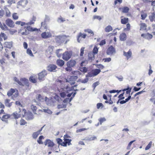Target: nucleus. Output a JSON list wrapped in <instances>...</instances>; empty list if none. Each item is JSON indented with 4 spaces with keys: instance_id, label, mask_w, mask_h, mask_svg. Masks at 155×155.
<instances>
[{
    "instance_id": "1",
    "label": "nucleus",
    "mask_w": 155,
    "mask_h": 155,
    "mask_svg": "<svg viewBox=\"0 0 155 155\" xmlns=\"http://www.w3.org/2000/svg\"><path fill=\"white\" fill-rule=\"evenodd\" d=\"M64 141L63 142L61 143V145L63 146H66L67 144L69 145L71 144V140L67 139V138L70 137L67 135H65L64 136Z\"/></svg>"
},
{
    "instance_id": "2",
    "label": "nucleus",
    "mask_w": 155,
    "mask_h": 155,
    "mask_svg": "<svg viewBox=\"0 0 155 155\" xmlns=\"http://www.w3.org/2000/svg\"><path fill=\"white\" fill-rule=\"evenodd\" d=\"M19 83V84L22 86H29L28 81L25 78L21 79Z\"/></svg>"
},
{
    "instance_id": "3",
    "label": "nucleus",
    "mask_w": 155,
    "mask_h": 155,
    "mask_svg": "<svg viewBox=\"0 0 155 155\" xmlns=\"http://www.w3.org/2000/svg\"><path fill=\"white\" fill-rule=\"evenodd\" d=\"M72 53L71 52L66 51L62 54V58L66 61L69 60L71 57Z\"/></svg>"
},
{
    "instance_id": "4",
    "label": "nucleus",
    "mask_w": 155,
    "mask_h": 155,
    "mask_svg": "<svg viewBox=\"0 0 155 155\" xmlns=\"http://www.w3.org/2000/svg\"><path fill=\"white\" fill-rule=\"evenodd\" d=\"M47 74V72L45 70L42 71L38 74V79L41 81L44 80V78Z\"/></svg>"
},
{
    "instance_id": "5",
    "label": "nucleus",
    "mask_w": 155,
    "mask_h": 155,
    "mask_svg": "<svg viewBox=\"0 0 155 155\" xmlns=\"http://www.w3.org/2000/svg\"><path fill=\"white\" fill-rule=\"evenodd\" d=\"M2 114L3 115L2 116L1 119L2 121L6 122L7 121L8 119L11 118V114L6 113L4 111V113Z\"/></svg>"
},
{
    "instance_id": "6",
    "label": "nucleus",
    "mask_w": 155,
    "mask_h": 155,
    "mask_svg": "<svg viewBox=\"0 0 155 155\" xmlns=\"http://www.w3.org/2000/svg\"><path fill=\"white\" fill-rule=\"evenodd\" d=\"M55 39L56 41L58 43L63 42L65 39V37L64 36H56Z\"/></svg>"
},
{
    "instance_id": "7",
    "label": "nucleus",
    "mask_w": 155,
    "mask_h": 155,
    "mask_svg": "<svg viewBox=\"0 0 155 155\" xmlns=\"http://www.w3.org/2000/svg\"><path fill=\"white\" fill-rule=\"evenodd\" d=\"M5 23L6 25L10 28H13L15 26L14 22L11 19L8 18L6 20Z\"/></svg>"
},
{
    "instance_id": "8",
    "label": "nucleus",
    "mask_w": 155,
    "mask_h": 155,
    "mask_svg": "<svg viewBox=\"0 0 155 155\" xmlns=\"http://www.w3.org/2000/svg\"><path fill=\"white\" fill-rule=\"evenodd\" d=\"M115 50L114 48L111 46L107 49V53L108 55H112L115 53Z\"/></svg>"
},
{
    "instance_id": "9",
    "label": "nucleus",
    "mask_w": 155,
    "mask_h": 155,
    "mask_svg": "<svg viewBox=\"0 0 155 155\" xmlns=\"http://www.w3.org/2000/svg\"><path fill=\"white\" fill-rule=\"evenodd\" d=\"M24 28H21L18 31V33L21 34L22 35H26L29 34V32Z\"/></svg>"
},
{
    "instance_id": "10",
    "label": "nucleus",
    "mask_w": 155,
    "mask_h": 155,
    "mask_svg": "<svg viewBox=\"0 0 155 155\" xmlns=\"http://www.w3.org/2000/svg\"><path fill=\"white\" fill-rule=\"evenodd\" d=\"M41 36L43 38H46L51 37L52 35L49 32H44L41 34Z\"/></svg>"
},
{
    "instance_id": "11",
    "label": "nucleus",
    "mask_w": 155,
    "mask_h": 155,
    "mask_svg": "<svg viewBox=\"0 0 155 155\" xmlns=\"http://www.w3.org/2000/svg\"><path fill=\"white\" fill-rule=\"evenodd\" d=\"M11 119H18L21 116V114H20L19 113H17V112L16 111L14 112L12 114H11Z\"/></svg>"
},
{
    "instance_id": "12",
    "label": "nucleus",
    "mask_w": 155,
    "mask_h": 155,
    "mask_svg": "<svg viewBox=\"0 0 155 155\" xmlns=\"http://www.w3.org/2000/svg\"><path fill=\"white\" fill-rule=\"evenodd\" d=\"M44 143L45 145H47L48 147H53L54 145V143L50 139L46 140Z\"/></svg>"
},
{
    "instance_id": "13",
    "label": "nucleus",
    "mask_w": 155,
    "mask_h": 155,
    "mask_svg": "<svg viewBox=\"0 0 155 155\" xmlns=\"http://www.w3.org/2000/svg\"><path fill=\"white\" fill-rule=\"evenodd\" d=\"M132 88H127L123 90V92H125V95L126 97L130 95V93L131 91Z\"/></svg>"
},
{
    "instance_id": "14",
    "label": "nucleus",
    "mask_w": 155,
    "mask_h": 155,
    "mask_svg": "<svg viewBox=\"0 0 155 155\" xmlns=\"http://www.w3.org/2000/svg\"><path fill=\"white\" fill-rule=\"evenodd\" d=\"M76 62L74 60H71L68 62L67 65L68 67H73L76 64Z\"/></svg>"
},
{
    "instance_id": "15",
    "label": "nucleus",
    "mask_w": 155,
    "mask_h": 155,
    "mask_svg": "<svg viewBox=\"0 0 155 155\" xmlns=\"http://www.w3.org/2000/svg\"><path fill=\"white\" fill-rule=\"evenodd\" d=\"M57 68V66L55 65L50 64L48 66L47 69L50 71H53Z\"/></svg>"
},
{
    "instance_id": "16",
    "label": "nucleus",
    "mask_w": 155,
    "mask_h": 155,
    "mask_svg": "<svg viewBox=\"0 0 155 155\" xmlns=\"http://www.w3.org/2000/svg\"><path fill=\"white\" fill-rule=\"evenodd\" d=\"M123 55L125 56L127 58V59H128L131 57L132 55V52L130 50H129L127 52L124 51H123Z\"/></svg>"
},
{
    "instance_id": "17",
    "label": "nucleus",
    "mask_w": 155,
    "mask_h": 155,
    "mask_svg": "<svg viewBox=\"0 0 155 155\" xmlns=\"http://www.w3.org/2000/svg\"><path fill=\"white\" fill-rule=\"evenodd\" d=\"M141 36L146 39H151L152 38L153 35L149 33L143 34L141 35Z\"/></svg>"
},
{
    "instance_id": "18",
    "label": "nucleus",
    "mask_w": 155,
    "mask_h": 155,
    "mask_svg": "<svg viewBox=\"0 0 155 155\" xmlns=\"http://www.w3.org/2000/svg\"><path fill=\"white\" fill-rule=\"evenodd\" d=\"M10 100L7 99L5 100V104L6 106L8 107H10L12 105L13 102H10Z\"/></svg>"
},
{
    "instance_id": "19",
    "label": "nucleus",
    "mask_w": 155,
    "mask_h": 155,
    "mask_svg": "<svg viewBox=\"0 0 155 155\" xmlns=\"http://www.w3.org/2000/svg\"><path fill=\"white\" fill-rule=\"evenodd\" d=\"M78 78V77L77 76H72L70 77L69 78V81H73V82H71L70 83L71 84H74L75 82H74V81L76 80Z\"/></svg>"
},
{
    "instance_id": "20",
    "label": "nucleus",
    "mask_w": 155,
    "mask_h": 155,
    "mask_svg": "<svg viewBox=\"0 0 155 155\" xmlns=\"http://www.w3.org/2000/svg\"><path fill=\"white\" fill-rule=\"evenodd\" d=\"M36 98L37 100L39 102L43 101L44 100V98L40 94H37Z\"/></svg>"
},
{
    "instance_id": "21",
    "label": "nucleus",
    "mask_w": 155,
    "mask_h": 155,
    "mask_svg": "<svg viewBox=\"0 0 155 155\" xmlns=\"http://www.w3.org/2000/svg\"><path fill=\"white\" fill-rule=\"evenodd\" d=\"M28 2L27 0H22L18 2V5L25 6L27 5Z\"/></svg>"
},
{
    "instance_id": "22",
    "label": "nucleus",
    "mask_w": 155,
    "mask_h": 155,
    "mask_svg": "<svg viewBox=\"0 0 155 155\" xmlns=\"http://www.w3.org/2000/svg\"><path fill=\"white\" fill-rule=\"evenodd\" d=\"M36 18L34 16H33L32 20L29 22L27 23V25H31L34 24L35 21H36Z\"/></svg>"
},
{
    "instance_id": "23",
    "label": "nucleus",
    "mask_w": 155,
    "mask_h": 155,
    "mask_svg": "<svg viewBox=\"0 0 155 155\" xmlns=\"http://www.w3.org/2000/svg\"><path fill=\"white\" fill-rule=\"evenodd\" d=\"M12 42H6L4 43L5 46L7 48H11L12 46Z\"/></svg>"
},
{
    "instance_id": "24",
    "label": "nucleus",
    "mask_w": 155,
    "mask_h": 155,
    "mask_svg": "<svg viewBox=\"0 0 155 155\" xmlns=\"http://www.w3.org/2000/svg\"><path fill=\"white\" fill-rule=\"evenodd\" d=\"M127 38V35L125 33H123L120 36V39L121 41H125Z\"/></svg>"
},
{
    "instance_id": "25",
    "label": "nucleus",
    "mask_w": 155,
    "mask_h": 155,
    "mask_svg": "<svg viewBox=\"0 0 155 155\" xmlns=\"http://www.w3.org/2000/svg\"><path fill=\"white\" fill-rule=\"evenodd\" d=\"M86 35L85 34H83L82 33L80 32L78 36L77 41L78 42H80L79 38H86Z\"/></svg>"
},
{
    "instance_id": "26",
    "label": "nucleus",
    "mask_w": 155,
    "mask_h": 155,
    "mask_svg": "<svg viewBox=\"0 0 155 155\" xmlns=\"http://www.w3.org/2000/svg\"><path fill=\"white\" fill-rule=\"evenodd\" d=\"M57 64L60 67L62 66L64 64V62L62 60H58L56 61Z\"/></svg>"
},
{
    "instance_id": "27",
    "label": "nucleus",
    "mask_w": 155,
    "mask_h": 155,
    "mask_svg": "<svg viewBox=\"0 0 155 155\" xmlns=\"http://www.w3.org/2000/svg\"><path fill=\"white\" fill-rule=\"evenodd\" d=\"M113 30L112 27L110 25L107 26L105 28V31L106 32H109Z\"/></svg>"
},
{
    "instance_id": "28",
    "label": "nucleus",
    "mask_w": 155,
    "mask_h": 155,
    "mask_svg": "<svg viewBox=\"0 0 155 155\" xmlns=\"http://www.w3.org/2000/svg\"><path fill=\"white\" fill-rule=\"evenodd\" d=\"M92 71L94 76L98 75L101 71L100 69H95L93 70Z\"/></svg>"
},
{
    "instance_id": "29",
    "label": "nucleus",
    "mask_w": 155,
    "mask_h": 155,
    "mask_svg": "<svg viewBox=\"0 0 155 155\" xmlns=\"http://www.w3.org/2000/svg\"><path fill=\"white\" fill-rule=\"evenodd\" d=\"M147 25L145 23H141L140 24V30H146L147 28Z\"/></svg>"
},
{
    "instance_id": "30",
    "label": "nucleus",
    "mask_w": 155,
    "mask_h": 155,
    "mask_svg": "<svg viewBox=\"0 0 155 155\" xmlns=\"http://www.w3.org/2000/svg\"><path fill=\"white\" fill-rule=\"evenodd\" d=\"M149 19L151 22L153 21L155 22V13H153L149 16Z\"/></svg>"
},
{
    "instance_id": "31",
    "label": "nucleus",
    "mask_w": 155,
    "mask_h": 155,
    "mask_svg": "<svg viewBox=\"0 0 155 155\" xmlns=\"http://www.w3.org/2000/svg\"><path fill=\"white\" fill-rule=\"evenodd\" d=\"M15 24L17 25H20L21 26H24L25 25H27V23L22 22L21 21H17L15 22Z\"/></svg>"
},
{
    "instance_id": "32",
    "label": "nucleus",
    "mask_w": 155,
    "mask_h": 155,
    "mask_svg": "<svg viewBox=\"0 0 155 155\" xmlns=\"http://www.w3.org/2000/svg\"><path fill=\"white\" fill-rule=\"evenodd\" d=\"M15 92V90L14 89L12 88L10 91L7 92V95L8 96H10L12 95L13 93Z\"/></svg>"
},
{
    "instance_id": "33",
    "label": "nucleus",
    "mask_w": 155,
    "mask_h": 155,
    "mask_svg": "<svg viewBox=\"0 0 155 155\" xmlns=\"http://www.w3.org/2000/svg\"><path fill=\"white\" fill-rule=\"evenodd\" d=\"M65 21V19L63 18L61 16L58 18L57 19V22L59 23L63 22Z\"/></svg>"
},
{
    "instance_id": "34",
    "label": "nucleus",
    "mask_w": 155,
    "mask_h": 155,
    "mask_svg": "<svg viewBox=\"0 0 155 155\" xmlns=\"http://www.w3.org/2000/svg\"><path fill=\"white\" fill-rule=\"evenodd\" d=\"M125 93V92H123V93L120 94L118 96V98H119V99L118 101L117 102V103H118L119 102L120 100H123L124 99V94Z\"/></svg>"
},
{
    "instance_id": "35",
    "label": "nucleus",
    "mask_w": 155,
    "mask_h": 155,
    "mask_svg": "<svg viewBox=\"0 0 155 155\" xmlns=\"http://www.w3.org/2000/svg\"><path fill=\"white\" fill-rule=\"evenodd\" d=\"M33 118V115L31 114V113H29L28 114H27L26 117V119L27 120H30L31 119H32Z\"/></svg>"
},
{
    "instance_id": "36",
    "label": "nucleus",
    "mask_w": 155,
    "mask_h": 155,
    "mask_svg": "<svg viewBox=\"0 0 155 155\" xmlns=\"http://www.w3.org/2000/svg\"><path fill=\"white\" fill-rule=\"evenodd\" d=\"M44 137L43 136H40L37 140V142L39 144H42L43 142L42 141V140L44 139Z\"/></svg>"
},
{
    "instance_id": "37",
    "label": "nucleus",
    "mask_w": 155,
    "mask_h": 155,
    "mask_svg": "<svg viewBox=\"0 0 155 155\" xmlns=\"http://www.w3.org/2000/svg\"><path fill=\"white\" fill-rule=\"evenodd\" d=\"M94 53L91 52L90 53L88 54V56L89 59L91 60H93L94 59Z\"/></svg>"
},
{
    "instance_id": "38",
    "label": "nucleus",
    "mask_w": 155,
    "mask_h": 155,
    "mask_svg": "<svg viewBox=\"0 0 155 155\" xmlns=\"http://www.w3.org/2000/svg\"><path fill=\"white\" fill-rule=\"evenodd\" d=\"M5 15L7 17H9L11 15V13L9 10L7 8H6L5 9Z\"/></svg>"
},
{
    "instance_id": "39",
    "label": "nucleus",
    "mask_w": 155,
    "mask_h": 155,
    "mask_svg": "<svg viewBox=\"0 0 155 155\" xmlns=\"http://www.w3.org/2000/svg\"><path fill=\"white\" fill-rule=\"evenodd\" d=\"M39 134V132H35L33 133L32 136L34 139H36Z\"/></svg>"
},
{
    "instance_id": "40",
    "label": "nucleus",
    "mask_w": 155,
    "mask_h": 155,
    "mask_svg": "<svg viewBox=\"0 0 155 155\" xmlns=\"http://www.w3.org/2000/svg\"><path fill=\"white\" fill-rule=\"evenodd\" d=\"M12 17L15 20L18 19L19 17L18 15L16 13H14L12 15Z\"/></svg>"
},
{
    "instance_id": "41",
    "label": "nucleus",
    "mask_w": 155,
    "mask_h": 155,
    "mask_svg": "<svg viewBox=\"0 0 155 155\" xmlns=\"http://www.w3.org/2000/svg\"><path fill=\"white\" fill-rule=\"evenodd\" d=\"M122 12L124 13H127L129 10V8L127 7H125L123 8H122Z\"/></svg>"
},
{
    "instance_id": "42",
    "label": "nucleus",
    "mask_w": 155,
    "mask_h": 155,
    "mask_svg": "<svg viewBox=\"0 0 155 155\" xmlns=\"http://www.w3.org/2000/svg\"><path fill=\"white\" fill-rule=\"evenodd\" d=\"M103 18L104 17L103 16L101 17L100 16H98V15H94L93 17V19L94 20L95 19H97L99 20L100 21L101 19L102 18Z\"/></svg>"
},
{
    "instance_id": "43",
    "label": "nucleus",
    "mask_w": 155,
    "mask_h": 155,
    "mask_svg": "<svg viewBox=\"0 0 155 155\" xmlns=\"http://www.w3.org/2000/svg\"><path fill=\"white\" fill-rule=\"evenodd\" d=\"M152 143V142L151 141H150L148 144L147 146L145 148V150H149L151 147V145Z\"/></svg>"
},
{
    "instance_id": "44",
    "label": "nucleus",
    "mask_w": 155,
    "mask_h": 155,
    "mask_svg": "<svg viewBox=\"0 0 155 155\" xmlns=\"http://www.w3.org/2000/svg\"><path fill=\"white\" fill-rule=\"evenodd\" d=\"M128 18H124L121 19V22L123 24H125L128 22Z\"/></svg>"
},
{
    "instance_id": "45",
    "label": "nucleus",
    "mask_w": 155,
    "mask_h": 155,
    "mask_svg": "<svg viewBox=\"0 0 155 155\" xmlns=\"http://www.w3.org/2000/svg\"><path fill=\"white\" fill-rule=\"evenodd\" d=\"M98 48L96 46H95L93 50V53L94 54H96L98 51Z\"/></svg>"
},
{
    "instance_id": "46",
    "label": "nucleus",
    "mask_w": 155,
    "mask_h": 155,
    "mask_svg": "<svg viewBox=\"0 0 155 155\" xmlns=\"http://www.w3.org/2000/svg\"><path fill=\"white\" fill-rule=\"evenodd\" d=\"M87 68L85 67L80 68V71L84 73L87 72Z\"/></svg>"
},
{
    "instance_id": "47",
    "label": "nucleus",
    "mask_w": 155,
    "mask_h": 155,
    "mask_svg": "<svg viewBox=\"0 0 155 155\" xmlns=\"http://www.w3.org/2000/svg\"><path fill=\"white\" fill-rule=\"evenodd\" d=\"M86 76L87 78H88V77H94V76L92 71L91 72L88 73Z\"/></svg>"
},
{
    "instance_id": "48",
    "label": "nucleus",
    "mask_w": 155,
    "mask_h": 155,
    "mask_svg": "<svg viewBox=\"0 0 155 155\" xmlns=\"http://www.w3.org/2000/svg\"><path fill=\"white\" fill-rule=\"evenodd\" d=\"M31 108L34 113L36 112L37 110V107L36 106L34 105H31Z\"/></svg>"
},
{
    "instance_id": "49",
    "label": "nucleus",
    "mask_w": 155,
    "mask_h": 155,
    "mask_svg": "<svg viewBox=\"0 0 155 155\" xmlns=\"http://www.w3.org/2000/svg\"><path fill=\"white\" fill-rule=\"evenodd\" d=\"M104 107V105L102 103H99L97 104V107L98 109L100 108H102Z\"/></svg>"
},
{
    "instance_id": "50",
    "label": "nucleus",
    "mask_w": 155,
    "mask_h": 155,
    "mask_svg": "<svg viewBox=\"0 0 155 155\" xmlns=\"http://www.w3.org/2000/svg\"><path fill=\"white\" fill-rule=\"evenodd\" d=\"M106 119L104 117L101 118L99 119V121L100 122V124H102L104 122L106 121Z\"/></svg>"
},
{
    "instance_id": "51",
    "label": "nucleus",
    "mask_w": 155,
    "mask_h": 155,
    "mask_svg": "<svg viewBox=\"0 0 155 155\" xmlns=\"http://www.w3.org/2000/svg\"><path fill=\"white\" fill-rule=\"evenodd\" d=\"M147 14L146 13H141V19L143 20H144L146 18L147 16Z\"/></svg>"
},
{
    "instance_id": "52",
    "label": "nucleus",
    "mask_w": 155,
    "mask_h": 155,
    "mask_svg": "<svg viewBox=\"0 0 155 155\" xmlns=\"http://www.w3.org/2000/svg\"><path fill=\"white\" fill-rule=\"evenodd\" d=\"M97 139V138L96 137L93 136H91L87 138V140L89 141H92L96 140Z\"/></svg>"
},
{
    "instance_id": "53",
    "label": "nucleus",
    "mask_w": 155,
    "mask_h": 155,
    "mask_svg": "<svg viewBox=\"0 0 155 155\" xmlns=\"http://www.w3.org/2000/svg\"><path fill=\"white\" fill-rule=\"evenodd\" d=\"M30 26H27L26 27L25 26V28H26V29H27L28 31H32L33 28Z\"/></svg>"
},
{
    "instance_id": "54",
    "label": "nucleus",
    "mask_w": 155,
    "mask_h": 155,
    "mask_svg": "<svg viewBox=\"0 0 155 155\" xmlns=\"http://www.w3.org/2000/svg\"><path fill=\"white\" fill-rule=\"evenodd\" d=\"M15 104L17 106H20L22 107H23L24 106L21 104L20 102L19 101H16L15 102Z\"/></svg>"
},
{
    "instance_id": "55",
    "label": "nucleus",
    "mask_w": 155,
    "mask_h": 155,
    "mask_svg": "<svg viewBox=\"0 0 155 155\" xmlns=\"http://www.w3.org/2000/svg\"><path fill=\"white\" fill-rule=\"evenodd\" d=\"M27 123L26 122L24 119H21L20 120V124L21 125H24Z\"/></svg>"
},
{
    "instance_id": "56",
    "label": "nucleus",
    "mask_w": 155,
    "mask_h": 155,
    "mask_svg": "<svg viewBox=\"0 0 155 155\" xmlns=\"http://www.w3.org/2000/svg\"><path fill=\"white\" fill-rule=\"evenodd\" d=\"M30 80L33 83H35L36 82V79L33 77H31L29 78Z\"/></svg>"
},
{
    "instance_id": "57",
    "label": "nucleus",
    "mask_w": 155,
    "mask_h": 155,
    "mask_svg": "<svg viewBox=\"0 0 155 155\" xmlns=\"http://www.w3.org/2000/svg\"><path fill=\"white\" fill-rule=\"evenodd\" d=\"M135 141V140H133L130 141L128 144V146L127 147V150H129L130 149V147L132 143Z\"/></svg>"
},
{
    "instance_id": "58",
    "label": "nucleus",
    "mask_w": 155,
    "mask_h": 155,
    "mask_svg": "<svg viewBox=\"0 0 155 155\" xmlns=\"http://www.w3.org/2000/svg\"><path fill=\"white\" fill-rule=\"evenodd\" d=\"M85 49V48L83 47L81 48L80 50V56H82L83 55V54H84V51Z\"/></svg>"
},
{
    "instance_id": "59",
    "label": "nucleus",
    "mask_w": 155,
    "mask_h": 155,
    "mask_svg": "<svg viewBox=\"0 0 155 155\" xmlns=\"http://www.w3.org/2000/svg\"><path fill=\"white\" fill-rule=\"evenodd\" d=\"M27 53L28 54L30 55L31 56H33V54L32 52L30 49H28L27 51Z\"/></svg>"
},
{
    "instance_id": "60",
    "label": "nucleus",
    "mask_w": 155,
    "mask_h": 155,
    "mask_svg": "<svg viewBox=\"0 0 155 155\" xmlns=\"http://www.w3.org/2000/svg\"><path fill=\"white\" fill-rule=\"evenodd\" d=\"M1 28L3 30L5 31L7 30L8 28L6 25L4 24L2 25V26Z\"/></svg>"
},
{
    "instance_id": "61",
    "label": "nucleus",
    "mask_w": 155,
    "mask_h": 155,
    "mask_svg": "<svg viewBox=\"0 0 155 155\" xmlns=\"http://www.w3.org/2000/svg\"><path fill=\"white\" fill-rule=\"evenodd\" d=\"M61 50V49H58L56 51V53L58 57H60L61 56V54L60 53V51Z\"/></svg>"
},
{
    "instance_id": "62",
    "label": "nucleus",
    "mask_w": 155,
    "mask_h": 155,
    "mask_svg": "<svg viewBox=\"0 0 155 155\" xmlns=\"http://www.w3.org/2000/svg\"><path fill=\"white\" fill-rule=\"evenodd\" d=\"M84 31L85 32H87L88 33H90L91 34H92L93 35H94V32L92 31L90 29H87L86 30H84Z\"/></svg>"
},
{
    "instance_id": "63",
    "label": "nucleus",
    "mask_w": 155,
    "mask_h": 155,
    "mask_svg": "<svg viewBox=\"0 0 155 155\" xmlns=\"http://www.w3.org/2000/svg\"><path fill=\"white\" fill-rule=\"evenodd\" d=\"M60 95L61 97L63 98H64L66 97V93L64 92L60 93Z\"/></svg>"
},
{
    "instance_id": "64",
    "label": "nucleus",
    "mask_w": 155,
    "mask_h": 155,
    "mask_svg": "<svg viewBox=\"0 0 155 155\" xmlns=\"http://www.w3.org/2000/svg\"><path fill=\"white\" fill-rule=\"evenodd\" d=\"M56 140L57 142V143L58 144H60V145H61V143L63 142V141H62V140L60 138H58Z\"/></svg>"
}]
</instances>
